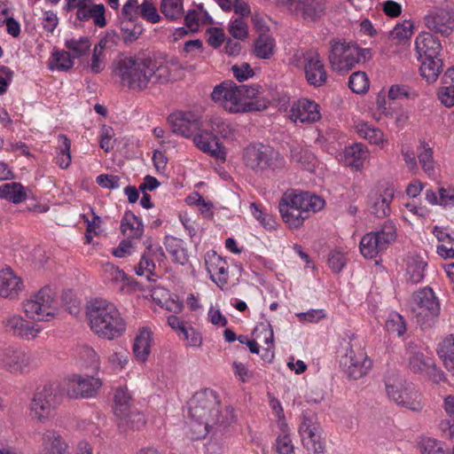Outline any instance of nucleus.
<instances>
[{
  "label": "nucleus",
  "instance_id": "nucleus-19",
  "mask_svg": "<svg viewBox=\"0 0 454 454\" xmlns=\"http://www.w3.org/2000/svg\"><path fill=\"white\" fill-rule=\"evenodd\" d=\"M24 282L10 266L0 269V297L14 301L18 300L24 290Z\"/></svg>",
  "mask_w": 454,
  "mask_h": 454
},
{
  "label": "nucleus",
  "instance_id": "nucleus-42",
  "mask_svg": "<svg viewBox=\"0 0 454 454\" xmlns=\"http://www.w3.org/2000/svg\"><path fill=\"white\" fill-rule=\"evenodd\" d=\"M276 50L275 40L267 34H262L254 42V53L262 59H270Z\"/></svg>",
  "mask_w": 454,
  "mask_h": 454
},
{
  "label": "nucleus",
  "instance_id": "nucleus-54",
  "mask_svg": "<svg viewBox=\"0 0 454 454\" xmlns=\"http://www.w3.org/2000/svg\"><path fill=\"white\" fill-rule=\"evenodd\" d=\"M84 11L86 18L78 19L79 20H89L92 19L94 24L99 27H103L106 25L105 18L106 8L104 4L90 3Z\"/></svg>",
  "mask_w": 454,
  "mask_h": 454
},
{
  "label": "nucleus",
  "instance_id": "nucleus-2",
  "mask_svg": "<svg viewBox=\"0 0 454 454\" xmlns=\"http://www.w3.org/2000/svg\"><path fill=\"white\" fill-rule=\"evenodd\" d=\"M86 319L91 332L98 338L114 340L127 330V323L117 305L106 299H95L86 306Z\"/></svg>",
  "mask_w": 454,
  "mask_h": 454
},
{
  "label": "nucleus",
  "instance_id": "nucleus-61",
  "mask_svg": "<svg viewBox=\"0 0 454 454\" xmlns=\"http://www.w3.org/2000/svg\"><path fill=\"white\" fill-rule=\"evenodd\" d=\"M228 31L237 40H245L248 36V25L242 18L231 20Z\"/></svg>",
  "mask_w": 454,
  "mask_h": 454
},
{
  "label": "nucleus",
  "instance_id": "nucleus-21",
  "mask_svg": "<svg viewBox=\"0 0 454 454\" xmlns=\"http://www.w3.org/2000/svg\"><path fill=\"white\" fill-rule=\"evenodd\" d=\"M395 190L391 186L381 187L372 191L368 196V209L377 217L387 216L390 212V204L393 200Z\"/></svg>",
  "mask_w": 454,
  "mask_h": 454
},
{
  "label": "nucleus",
  "instance_id": "nucleus-64",
  "mask_svg": "<svg viewBox=\"0 0 454 454\" xmlns=\"http://www.w3.org/2000/svg\"><path fill=\"white\" fill-rule=\"evenodd\" d=\"M139 10L140 4L137 0H128L122 6L121 21H137Z\"/></svg>",
  "mask_w": 454,
  "mask_h": 454
},
{
  "label": "nucleus",
  "instance_id": "nucleus-16",
  "mask_svg": "<svg viewBox=\"0 0 454 454\" xmlns=\"http://www.w3.org/2000/svg\"><path fill=\"white\" fill-rule=\"evenodd\" d=\"M192 137L193 145L200 151L222 162L226 160L227 150L212 130L200 129Z\"/></svg>",
  "mask_w": 454,
  "mask_h": 454
},
{
  "label": "nucleus",
  "instance_id": "nucleus-55",
  "mask_svg": "<svg viewBox=\"0 0 454 454\" xmlns=\"http://www.w3.org/2000/svg\"><path fill=\"white\" fill-rule=\"evenodd\" d=\"M145 424V418L143 413L138 411L136 408L131 411L128 416L127 419H120L118 422V427L126 431L128 429H139Z\"/></svg>",
  "mask_w": 454,
  "mask_h": 454
},
{
  "label": "nucleus",
  "instance_id": "nucleus-3",
  "mask_svg": "<svg viewBox=\"0 0 454 454\" xmlns=\"http://www.w3.org/2000/svg\"><path fill=\"white\" fill-rule=\"evenodd\" d=\"M325 206V200L315 193L288 189L279 200L278 211L289 229L299 230L312 214L321 211Z\"/></svg>",
  "mask_w": 454,
  "mask_h": 454
},
{
  "label": "nucleus",
  "instance_id": "nucleus-31",
  "mask_svg": "<svg viewBox=\"0 0 454 454\" xmlns=\"http://www.w3.org/2000/svg\"><path fill=\"white\" fill-rule=\"evenodd\" d=\"M185 26L190 32H197L200 27L213 22L212 18L202 4H194L184 16Z\"/></svg>",
  "mask_w": 454,
  "mask_h": 454
},
{
  "label": "nucleus",
  "instance_id": "nucleus-24",
  "mask_svg": "<svg viewBox=\"0 0 454 454\" xmlns=\"http://www.w3.org/2000/svg\"><path fill=\"white\" fill-rule=\"evenodd\" d=\"M300 434L304 447L313 453L318 454L324 450V443L319 435V427L311 418L304 417L301 426Z\"/></svg>",
  "mask_w": 454,
  "mask_h": 454
},
{
  "label": "nucleus",
  "instance_id": "nucleus-43",
  "mask_svg": "<svg viewBox=\"0 0 454 454\" xmlns=\"http://www.w3.org/2000/svg\"><path fill=\"white\" fill-rule=\"evenodd\" d=\"M437 353L445 368L454 375V336H447L438 346Z\"/></svg>",
  "mask_w": 454,
  "mask_h": 454
},
{
  "label": "nucleus",
  "instance_id": "nucleus-32",
  "mask_svg": "<svg viewBox=\"0 0 454 454\" xmlns=\"http://www.w3.org/2000/svg\"><path fill=\"white\" fill-rule=\"evenodd\" d=\"M42 443L52 454H71L68 442L55 430H47L43 434Z\"/></svg>",
  "mask_w": 454,
  "mask_h": 454
},
{
  "label": "nucleus",
  "instance_id": "nucleus-47",
  "mask_svg": "<svg viewBox=\"0 0 454 454\" xmlns=\"http://www.w3.org/2000/svg\"><path fill=\"white\" fill-rule=\"evenodd\" d=\"M160 9L167 20H180L184 13V0H160Z\"/></svg>",
  "mask_w": 454,
  "mask_h": 454
},
{
  "label": "nucleus",
  "instance_id": "nucleus-38",
  "mask_svg": "<svg viewBox=\"0 0 454 454\" xmlns=\"http://www.w3.org/2000/svg\"><path fill=\"white\" fill-rule=\"evenodd\" d=\"M324 10V4L320 0H301L299 7L290 11L300 13L306 20L313 21L321 17Z\"/></svg>",
  "mask_w": 454,
  "mask_h": 454
},
{
  "label": "nucleus",
  "instance_id": "nucleus-6",
  "mask_svg": "<svg viewBox=\"0 0 454 454\" xmlns=\"http://www.w3.org/2000/svg\"><path fill=\"white\" fill-rule=\"evenodd\" d=\"M370 57V50L362 49L352 42L331 41L329 61L333 71L346 73Z\"/></svg>",
  "mask_w": 454,
  "mask_h": 454
},
{
  "label": "nucleus",
  "instance_id": "nucleus-40",
  "mask_svg": "<svg viewBox=\"0 0 454 454\" xmlns=\"http://www.w3.org/2000/svg\"><path fill=\"white\" fill-rule=\"evenodd\" d=\"M207 127L223 139L234 140L236 138L237 130L235 127L229 121L220 116L210 118Z\"/></svg>",
  "mask_w": 454,
  "mask_h": 454
},
{
  "label": "nucleus",
  "instance_id": "nucleus-51",
  "mask_svg": "<svg viewBox=\"0 0 454 454\" xmlns=\"http://www.w3.org/2000/svg\"><path fill=\"white\" fill-rule=\"evenodd\" d=\"M31 364L30 356L25 352H14L6 360V365L12 372H24Z\"/></svg>",
  "mask_w": 454,
  "mask_h": 454
},
{
  "label": "nucleus",
  "instance_id": "nucleus-13",
  "mask_svg": "<svg viewBox=\"0 0 454 454\" xmlns=\"http://www.w3.org/2000/svg\"><path fill=\"white\" fill-rule=\"evenodd\" d=\"M101 278L109 288L120 294H130L139 288L137 281L129 277L121 269L110 262L103 265Z\"/></svg>",
  "mask_w": 454,
  "mask_h": 454
},
{
  "label": "nucleus",
  "instance_id": "nucleus-12",
  "mask_svg": "<svg viewBox=\"0 0 454 454\" xmlns=\"http://www.w3.org/2000/svg\"><path fill=\"white\" fill-rule=\"evenodd\" d=\"M387 396L398 405L412 411L423 409L420 394L409 383L402 380H388L386 383Z\"/></svg>",
  "mask_w": 454,
  "mask_h": 454
},
{
  "label": "nucleus",
  "instance_id": "nucleus-11",
  "mask_svg": "<svg viewBox=\"0 0 454 454\" xmlns=\"http://www.w3.org/2000/svg\"><path fill=\"white\" fill-rule=\"evenodd\" d=\"M59 401L52 387H44L35 393L29 406L31 419L38 423H46L54 418Z\"/></svg>",
  "mask_w": 454,
  "mask_h": 454
},
{
  "label": "nucleus",
  "instance_id": "nucleus-53",
  "mask_svg": "<svg viewBox=\"0 0 454 454\" xmlns=\"http://www.w3.org/2000/svg\"><path fill=\"white\" fill-rule=\"evenodd\" d=\"M77 356L82 366L91 368L92 370H98L99 356L92 348L89 346L81 347Z\"/></svg>",
  "mask_w": 454,
  "mask_h": 454
},
{
  "label": "nucleus",
  "instance_id": "nucleus-50",
  "mask_svg": "<svg viewBox=\"0 0 454 454\" xmlns=\"http://www.w3.org/2000/svg\"><path fill=\"white\" fill-rule=\"evenodd\" d=\"M74 60L69 52L54 50L51 53L49 67L51 70L67 71L72 68Z\"/></svg>",
  "mask_w": 454,
  "mask_h": 454
},
{
  "label": "nucleus",
  "instance_id": "nucleus-29",
  "mask_svg": "<svg viewBox=\"0 0 454 454\" xmlns=\"http://www.w3.org/2000/svg\"><path fill=\"white\" fill-rule=\"evenodd\" d=\"M355 129L360 137L367 140L371 145L380 149H385L388 145V139L384 132L366 121H358L356 122Z\"/></svg>",
  "mask_w": 454,
  "mask_h": 454
},
{
  "label": "nucleus",
  "instance_id": "nucleus-35",
  "mask_svg": "<svg viewBox=\"0 0 454 454\" xmlns=\"http://www.w3.org/2000/svg\"><path fill=\"white\" fill-rule=\"evenodd\" d=\"M291 161L298 168L309 172H314L317 165V160L315 155L308 149L296 146L291 150Z\"/></svg>",
  "mask_w": 454,
  "mask_h": 454
},
{
  "label": "nucleus",
  "instance_id": "nucleus-48",
  "mask_svg": "<svg viewBox=\"0 0 454 454\" xmlns=\"http://www.w3.org/2000/svg\"><path fill=\"white\" fill-rule=\"evenodd\" d=\"M106 39H102L93 49L90 61L88 64L90 70L93 74H98L106 67L105 49L106 47Z\"/></svg>",
  "mask_w": 454,
  "mask_h": 454
},
{
  "label": "nucleus",
  "instance_id": "nucleus-10",
  "mask_svg": "<svg viewBox=\"0 0 454 454\" xmlns=\"http://www.w3.org/2000/svg\"><path fill=\"white\" fill-rule=\"evenodd\" d=\"M340 364L347 377L356 380L364 377L372 366L364 348L356 342L348 343Z\"/></svg>",
  "mask_w": 454,
  "mask_h": 454
},
{
  "label": "nucleus",
  "instance_id": "nucleus-33",
  "mask_svg": "<svg viewBox=\"0 0 454 454\" xmlns=\"http://www.w3.org/2000/svg\"><path fill=\"white\" fill-rule=\"evenodd\" d=\"M406 356L408 367L412 372L422 373L430 368L431 360L426 358L423 353L414 344H408Z\"/></svg>",
  "mask_w": 454,
  "mask_h": 454
},
{
  "label": "nucleus",
  "instance_id": "nucleus-17",
  "mask_svg": "<svg viewBox=\"0 0 454 454\" xmlns=\"http://www.w3.org/2000/svg\"><path fill=\"white\" fill-rule=\"evenodd\" d=\"M425 26L432 32L448 36L454 29V14L445 8H434L424 18Z\"/></svg>",
  "mask_w": 454,
  "mask_h": 454
},
{
  "label": "nucleus",
  "instance_id": "nucleus-14",
  "mask_svg": "<svg viewBox=\"0 0 454 454\" xmlns=\"http://www.w3.org/2000/svg\"><path fill=\"white\" fill-rule=\"evenodd\" d=\"M102 386L99 378L74 374L63 384V391L70 398H89L97 395Z\"/></svg>",
  "mask_w": 454,
  "mask_h": 454
},
{
  "label": "nucleus",
  "instance_id": "nucleus-20",
  "mask_svg": "<svg viewBox=\"0 0 454 454\" xmlns=\"http://www.w3.org/2000/svg\"><path fill=\"white\" fill-rule=\"evenodd\" d=\"M204 261L210 279L223 289L229 278V265L226 260L214 250H209L205 254Z\"/></svg>",
  "mask_w": 454,
  "mask_h": 454
},
{
  "label": "nucleus",
  "instance_id": "nucleus-60",
  "mask_svg": "<svg viewBox=\"0 0 454 454\" xmlns=\"http://www.w3.org/2000/svg\"><path fill=\"white\" fill-rule=\"evenodd\" d=\"M129 362V354L124 349L114 350L107 356V363L112 370L114 372L122 371Z\"/></svg>",
  "mask_w": 454,
  "mask_h": 454
},
{
  "label": "nucleus",
  "instance_id": "nucleus-27",
  "mask_svg": "<svg viewBox=\"0 0 454 454\" xmlns=\"http://www.w3.org/2000/svg\"><path fill=\"white\" fill-rule=\"evenodd\" d=\"M153 345L152 330L147 326L141 327L134 339L132 347L134 356L138 363L145 364L148 360Z\"/></svg>",
  "mask_w": 454,
  "mask_h": 454
},
{
  "label": "nucleus",
  "instance_id": "nucleus-46",
  "mask_svg": "<svg viewBox=\"0 0 454 454\" xmlns=\"http://www.w3.org/2000/svg\"><path fill=\"white\" fill-rule=\"evenodd\" d=\"M412 33L413 23L411 20H403L390 31L389 40L395 44H405L411 39Z\"/></svg>",
  "mask_w": 454,
  "mask_h": 454
},
{
  "label": "nucleus",
  "instance_id": "nucleus-1",
  "mask_svg": "<svg viewBox=\"0 0 454 454\" xmlns=\"http://www.w3.org/2000/svg\"><path fill=\"white\" fill-rule=\"evenodd\" d=\"M114 72L123 86L138 90L147 88L150 83L166 82L170 78L167 65L133 57L120 59Z\"/></svg>",
  "mask_w": 454,
  "mask_h": 454
},
{
  "label": "nucleus",
  "instance_id": "nucleus-63",
  "mask_svg": "<svg viewBox=\"0 0 454 454\" xmlns=\"http://www.w3.org/2000/svg\"><path fill=\"white\" fill-rule=\"evenodd\" d=\"M270 407L272 410V413L277 422V426L282 433H285L288 429V425L286 421L283 407L280 402L273 397H270Z\"/></svg>",
  "mask_w": 454,
  "mask_h": 454
},
{
  "label": "nucleus",
  "instance_id": "nucleus-34",
  "mask_svg": "<svg viewBox=\"0 0 454 454\" xmlns=\"http://www.w3.org/2000/svg\"><path fill=\"white\" fill-rule=\"evenodd\" d=\"M121 231L129 239H139L144 233V224L138 216L127 211L121 221Z\"/></svg>",
  "mask_w": 454,
  "mask_h": 454
},
{
  "label": "nucleus",
  "instance_id": "nucleus-49",
  "mask_svg": "<svg viewBox=\"0 0 454 454\" xmlns=\"http://www.w3.org/2000/svg\"><path fill=\"white\" fill-rule=\"evenodd\" d=\"M417 447L421 454H448L439 440L427 435L418 439Z\"/></svg>",
  "mask_w": 454,
  "mask_h": 454
},
{
  "label": "nucleus",
  "instance_id": "nucleus-62",
  "mask_svg": "<svg viewBox=\"0 0 454 454\" xmlns=\"http://www.w3.org/2000/svg\"><path fill=\"white\" fill-rule=\"evenodd\" d=\"M386 329L387 332L402 336L406 331V325L403 317L397 313L389 314L386 324Z\"/></svg>",
  "mask_w": 454,
  "mask_h": 454
},
{
  "label": "nucleus",
  "instance_id": "nucleus-41",
  "mask_svg": "<svg viewBox=\"0 0 454 454\" xmlns=\"http://www.w3.org/2000/svg\"><path fill=\"white\" fill-rule=\"evenodd\" d=\"M165 247L166 250L176 262L184 265L188 262L185 243L182 239L175 237H167L165 239Z\"/></svg>",
  "mask_w": 454,
  "mask_h": 454
},
{
  "label": "nucleus",
  "instance_id": "nucleus-57",
  "mask_svg": "<svg viewBox=\"0 0 454 454\" xmlns=\"http://www.w3.org/2000/svg\"><path fill=\"white\" fill-rule=\"evenodd\" d=\"M348 86L356 94L365 93L370 87L367 74L362 71L353 73L349 77Z\"/></svg>",
  "mask_w": 454,
  "mask_h": 454
},
{
  "label": "nucleus",
  "instance_id": "nucleus-52",
  "mask_svg": "<svg viewBox=\"0 0 454 454\" xmlns=\"http://www.w3.org/2000/svg\"><path fill=\"white\" fill-rule=\"evenodd\" d=\"M91 46L88 36L67 38L65 41V47L73 53L74 58H79L87 53Z\"/></svg>",
  "mask_w": 454,
  "mask_h": 454
},
{
  "label": "nucleus",
  "instance_id": "nucleus-45",
  "mask_svg": "<svg viewBox=\"0 0 454 454\" xmlns=\"http://www.w3.org/2000/svg\"><path fill=\"white\" fill-rule=\"evenodd\" d=\"M57 155L55 157L56 164L62 169L67 168L72 160L71 157V141L65 135L58 137Z\"/></svg>",
  "mask_w": 454,
  "mask_h": 454
},
{
  "label": "nucleus",
  "instance_id": "nucleus-9",
  "mask_svg": "<svg viewBox=\"0 0 454 454\" xmlns=\"http://www.w3.org/2000/svg\"><path fill=\"white\" fill-rule=\"evenodd\" d=\"M243 161L254 171L267 168L276 169L284 165V159L271 147L263 145H250L245 148Z\"/></svg>",
  "mask_w": 454,
  "mask_h": 454
},
{
  "label": "nucleus",
  "instance_id": "nucleus-15",
  "mask_svg": "<svg viewBox=\"0 0 454 454\" xmlns=\"http://www.w3.org/2000/svg\"><path fill=\"white\" fill-rule=\"evenodd\" d=\"M412 309L416 314L418 322L425 323L434 318L440 312V304L430 288H424L413 295Z\"/></svg>",
  "mask_w": 454,
  "mask_h": 454
},
{
  "label": "nucleus",
  "instance_id": "nucleus-22",
  "mask_svg": "<svg viewBox=\"0 0 454 454\" xmlns=\"http://www.w3.org/2000/svg\"><path fill=\"white\" fill-rule=\"evenodd\" d=\"M168 121L174 133L184 137H192L200 127L198 116L192 112L173 113Z\"/></svg>",
  "mask_w": 454,
  "mask_h": 454
},
{
  "label": "nucleus",
  "instance_id": "nucleus-5",
  "mask_svg": "<svg viewBox=\"0 0 454 454\" xmlns=\"http://www.w3.org/2000/svg\"><path fill=\"white\" fill-rule=\"evenodd\" d=\"M259 94L256 86H237L231 82H224L215 87L212 100L231 114L247 113L254 109L250 98Z\"/></svg>",
  "mask_w": 454,
  "mask_h": 454
},
{
  "label": "nucleus",
  "instance_id": "nucleus-18",
  "mask_svg": "<svg viewBox=\"0 0 454 454\" xmlns=\"http://www.w3.org/2000/svg\"><path fill=\"white\" fill-rule=\"evenodd\" d=\"M289 118L294 123L316 122L321 119L320 106L311 99L300 98L292 104Z\"/></svg>",
  "mask_w": 454,
  "mask_h": 454
},
{
  "label": "nucleus",
  "instance_id": "nucleus-23",
  "mask_svg": "<svg viewBox=\"0 0 454 454\" xmlns=\"http://www.w3.org/2000/svg\"><path fill=\"white\" fill-rule=\"evenodd\" d=\"M3 324L7 332L27 340L35 339L42 332L41 326L27 322L20 315H12L6 317Z\"/></svg>",
  "mask_w": 454,
  "mask_h": 454
},
{
  "label": "nucleus",
  "instance_id": "nucleus-37",
  "mask_svg": "<svg viewBox=\"0 0 454 454\" xmlns=\"http://www.w3.org/2000/svg\"><path fill=\"white\" fill-rule=\"evenodd\" d=\"M27 195L26 188L17 182L7 183L0 185V199L14 204L26 200Z\"/></svg>",
  "mask_w": 454,
  "mask_h": 454
},
{
  "label": "nucleus",
  "instance_id": "nucleus-36",
  "mask_svg": "<svg viewBox=\"0 0 454 454\" xmlns=\"http://www.w3.org/2000/svg\"><path fill=\"white\" fill-rule=\"evenodd\" d=\"M427 264L419 255H408L406 259V275L412 283H419L425 276Z\"/></svg>",
  "mask_w": 454,
  "mask_h": 454
},
{
  "label": "nucleus",
  "instance_id": "nucleus-30",
  "mask_svg": "<svg viewBox=\"0 0 454 454\" xmlns=\"http://www.w3.org/2000/svg\"><path fill=\"white\" fill-rule=\"evenodd\" d=\"M134 409L129 391L126 387L117 388L114 395L113 411L118 419H127L128 414Z\"/></svg>",
  "mask_w": 454,
  "mask_h": 454
},
{
  "label": "nucleus",
  "instance_id": "nucleus-39",
  "mask_svg": "<svg viewBox=\"0 0 454 454\" xmlns=\"http://www.w3.org/2000/svg\"><path fill=\"white\" fill-rule=\"evenodd\" d=\"M420 62V75L428 83L434 82L439 77L442 67V60L440 58L422 59Z\"/></svg>",
  "mask_w": 454,
  "mask_h": 454
},
{
  "label": "nucleus",
  "instance_id": "nucleus-56",
  "mask_svg": "<svg viewBox=\"0 0 454 454\" xmlns=\"http://www.w3.org/2000/svg\"><path fill=\"white\" fill-rule=\"evenodd\" d=\"M370 116L376 121H380L383 116H392V111L387 106L386 93L380 91L376 97V106L371 109Z\"/></svg>",
  "mask_w": 454,
  "mask_h": 454
},
{
  "label": "nucleus",
  "instance_id": "nucleus-8",
  "mask_svg": "<svg viewBox=\"0 0 454 454\" xmlns=\"http://www.w3.org/2000/svg\"><path fill=\"white\" fill-rule=\"evenodd\" d=\"M396 238V224L392 220H387L378 231H370L361 238L360 253L366 259H374L386 251Z\"/></svg>",
  "mask_w": 454,
  "mask_h": 454
},
{
  "label": "nucleus",
  "instance_id": "nucleus-58",
  "mask_svg": "<svg viewBox=\"0 0 454 454\" xmlns=\"http://www.w3.org/2000/svg\"><path fill=\"white\" fill-rule=\"evenodd\" d=\"M121 29L124 41L133 42L140 36L144 27L137 21H121Z\"/></svg>",
  "mask_w": 454,
  "mask_h": 454
},
{
  "label": "nucleus",
  "instance_id": "nucleus-26",
  "mask_svg": "<svg viewBox=\"0 0 454 454\" xmlns=\"http://www.w3.org/2000/svg\"><path fill=\"white\" fill-rule=\"evenodd\" d=\"M304 72L308 82L314 86H321L326 82V72L319 55L308 52L304 55Z\"/></svg>",
  "mask_w": 454,
  "mask_h": 454
},
{
  "label": "nucleus",
  "instance_id": "nucleus-4",
  "mask_svg": "<svg viewBox=\"0 0 454 454\" xmlns=\"http://www.w3.org/2000/svg\"><path fill=\"white\" fill-rule=\"evenodd\" d=\"M219 422V403L213 390L196 393L189 403L186 434L192 440L207 435L209 427Z\"/></svg>",
  "mask_w": 454,
  "mask_h": 454
},
{
  "label": "nucleus",
  "instance_id": "nucleus-28",
  "mask_svg": "<svg viewBox=\"0 0 454 454\" xmlns=\"http://www.w3.org/2000/svg\"><path fill=\"white\" fill-rule=\"evenodd\" d=\"M369 157L368 149L360 143L346 146L340 153V160L346 166L361 170Z\"/></svg>",
  "mask_w": 454,
  "mask_h": 454
},
{
  "label": "nucleus",
  "instance_id": "nucleus-25",
  "mask_svg": "<svg viewBox=\"0 0 454 454\" xmlns=\"http://www.w3.org/2000/svg\"><path fill=\"white\" fill-rule=\"evenodd\" d=\"M415 51L417 59L439 58L442 43L438 38L429 32H420L415 38Z\"/></svg>",
  "mask_w": 454,
  "mask_h": 454
},
{
  "label": "nucleus",
  "instance_id": "nucleus-59",
  "mask_svg": "<svg viewBox=\"0 0 454 454\" xmlns=\"http://www.w3.org/2000/svg\"><path fill=\"white\" fill-rule=\"evenodd\" d=\"M139 17L155 24L160 21L161 16L152 0H143L140 4Z\"/></svg>",
  "mask_w": 454,
  "mask_h": 454
},
{
  "label": "nucleus",
  "instance_id": "nucleus-44",
  "mask_svg": "<svg viewBox=\"0 0 454 454\" xmlns=\"http://www.w3.org/2000/svg\"><path fill=\"white\" fill-rule=\"evenodd\" d=\"M417 151L419 161L421 165V168H423L427 175L433 176L434 174V160L433 156V148L427 142L420 140L417 147Z\"/></svg>",
  "mask_w": 454,
  "mask_h": 454
},
{
  "label": "nucleus",
  "instance_id": "nucleus-7",
  "mask_svg": "<svg viewBox=\"0 0 454 454\" xmlns=\"http://www.w3.org/2000/svg\"><path fill=\"white\" fill-rule=\"evenodd\" d=\"M26 317L36 322L53 320L59 311L58 301L52 291L48 287L40 289L22 303Z\"/></svg>",
  "mask_w": 454,
  "mask_h": 454
}]
</instances>
